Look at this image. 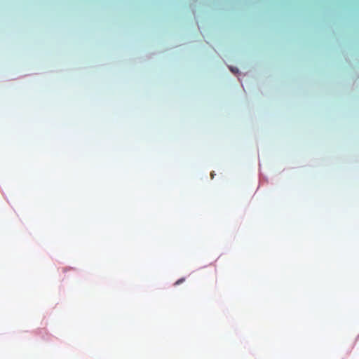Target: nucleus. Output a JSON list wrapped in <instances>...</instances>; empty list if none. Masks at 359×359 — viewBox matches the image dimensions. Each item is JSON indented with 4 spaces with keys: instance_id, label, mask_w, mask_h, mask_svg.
Wrapping results in <instances>:
<instances>
[{
    "instance_id": "obj_3",
    "label": "nucleus",
    "mask_w": 359,
    "mask_h": 359,
    "mask_svg": "<svg viewBox=\"0 0 359 359\" xmlns=\"http://www.w3.org/2000/svg\"><path fill=\"white\" fill-rule=\"evenodd\" d=\"M231 70L233 72H236V69H234L233 68H231Z\"/></svg>"
},
{
    "instance_id": "obj_2",
    "label": "nucleus",
    "mask_w": 359,
    "mask_h": 359,
    "mask_svg": "<svg viewBox=\"0 0 359 359\" xmlns=\"http://www.w3.org/2000/svg\"><path fill=\"white\" fill-rule=\"evenodd\" d=\"M231 70L233 72H236V69H234L233 68H231Z\"/></svg>"
},
{
    "instance_id": "obj_1",
    "label": "nucleus",
    "mask_w": 359,
    "mask_h": 359,
    "mask_svg": "<svg viewBox=\"0 0 359 359\" xmlns=\"http://www.w3.org/2000/svg\"><path fill=\"white\" fill-rule=\"evenodd\" d=\"M185 280V278H182L180 279H179L178 280H177L175 283V285H180V283H183L184 281Z\"/></svg>"
}]
</instances>
